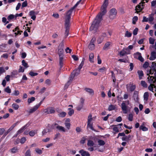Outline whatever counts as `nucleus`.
Listing matches in <instances>:
<instances>
[{"mask_svg": "<svg viewBox=\"0 0 156 156\" xmlns=\"http://www.w3.org/2000/svg\"><path fill=\"white\" fill-rule=\"evenodd\" d=\"M140 55H141V53H140L139 52H137L136 53L134 54V58H135L138 59V57Z\"/></svg>", "mask_w": 156, "mask_h": 156, "instance_id": "de8ad7c7", "label": "nucleus"}, {"mask_svg": "<svg viewBox=\"0 0 156 156\" xmlns=\"http://www.w3.org/2000/svg\"><path fill=\"white\" fill-rule=\"evenodd\" d=\"M94 55L93 53H90L89 55V61L90 62H93Z\"/></svg>", "mask_w": 156, "mask_h": 156, "instance_id": "4c0bfd02", "label": "nucleus"}, {"mask_svg": "<svg viewBox=\"0 0 156 156\" xmlns=\"http://www.w3.org/2000/svg\"><path fill=\"white\" fill-rule=\"evenodd\" d=\"M65 51L66 53H71L72 50L71 49L69 48V47L66 48L65 49Z\"/></svg>", "mask_w": 156, "mask_h": 156, "instance_id": "bf43d9fd", "label": "nucleus"}, {"mask_svg": "<svg viewBox=\"0 0 156 156\" xmlns=\"http://www.w3.org/2000/svg\"><path fill=\"white\" fill-rule=\"evenodd\" d=\"M79 153L81 154L82 156H90V154L89 153L82 149L79 151Z\"/></svg>", "mask_w": 156, "mask_h": 156, "instance_id": "1a4fd4ad", "label": "nucleus"}, {"mask_svg": "<svg viewBox=\"0 0 156 156\" xmlns=\"http://www.w3.org/2000/svg\"><path fill=\"white\" fill-rule=\"evenodd\" d=\"M149 93L148 92H145L144 95V100L147 101L148 99Z\"/></svg>", "mask_w": 156, "mask_h": 156, "instance_id": "c9c22d12", "label": "nucleus"}, {"mask_svg": "<svg viewBox=\"0 0 156 156\" xmlns=\"http://www.w3.org/2000/svg\"><path fill=\"white\" fill-rule=\"evenodd\" d=\"M109 17L111 19H113L116 16L117 11L116 9L114 8H112L109 11Z\"/></svg>", "mask_w": 156, "mask_h": 156, "instance_id": "7ed1b4c3", "label": "nucleus"}, {"mask_svg": "<svg viewBox=\"0 0 156 156\" xmlns=\"http://www.w3.org/2000/svg\"><path fill=\"white\" fill-rule=\"evenodd\" d=\"M154 13H151L149 15V18L148 20L150 22H151L154 20V18L153 16L154 15Z\"/></svg>", "mask_w": 156, "mask_h": 156, "instance_id": "c756f323", "label": "nucleus"}, {"mask_svg": "<svg viewBox=\"0 0 156 156\" xmlns=\"http://www.w3.org/2000/svg\"><path fill=\"white\" fill-rule=\"evenodd\" d=\"M141 86L144 88H147V85L145 81L142 80L141 81Z\"/></svg>", "mask_w": 156, "mask_h": 156, "instance_id": "473e14b6", "label": "nucleus"}, {"mask_svg": "<svg viewBox=\"0 0 156 156\" xmlns=\"http://www.w3.org/2000/svg\"><path fill=\"white\" fill-rule=\"evenodd\" d=\"M65 28L64 38H66L68 36L69 34L70 24L65 23Z\"/></svg>", "mask_w": 156, "mask_h": 156, "instance_id": "20e7f679", "label": "nucleus"}, {"mask_svg": "<svg viewBox=\"0 0 156 156\" xmlns=\"http://www.w3.org/2000/svg\"><path fill=\"white\" fill-rule=\"evenodd\" d=\"M85 0H80L75 4V5L72 8H71L69 10H68L66 13V18L65 21V23L69 24L70 19L71 18V15L72 13L73 10L81 2V4H83V2Z\"/></svg>", "mask_w": 156, "mask_h": 156, "instance_id": "f03ea898", "label": "nucleus"}, {"mask_svg": "<svg viewBox=\"0 0 156 156\" xmlns=\"http://www.w3.org/2000/svg\"><path fill=\"white\" fill-rule=\"evenodd\" d=\"M91 122H87V127H89L92 130L96 132L97 131H96L93 128V124L90 123Z\"/></svg>", "mask_w": 156, "mask_h": 156, "instance_id": "7c9ffc66", "label": "nucleus"}, {"mask_svg": "<svg viewBox=\"0 0 156 156\" xmlns=\"http://www.w3.org/2000/svg\"><path fill=\"white\" fill-rule=\"evenodd\" d=\"M107 6L103 5L101 6V12H99L93 21L91 26L90 28V30L96 31L98 28L99 24L102 20V16L107 12L106 8Z\"/></svg>", "mask_w": 156, "mask_h": 156, "instance_id": "f257e3e1", "label": "nucleus"}, {"mask_svg": "<svg viewBox=\"0 0 156 156\" xmlns=\"http://www.w3.org/2000/svg\"><path fill=\"white\" fill-rule=\"evenodd\" d=\"M119 55L120 56H123L126 55L125 49L123 48L120 52Z\"/></svg>", "mask_w": 156, "mask_h": 156, "instance_id": "e433bc0d", "label": "nucleus"}, {"mask_svg": "<svg viewBox=\"0 0 156 156\" xmlns=\"http://www.w3.org/2000/svg\"><path fill=\"white\" fill-rule=\"evenodd\" d=\"M111 43L110 42H107L105 44L103 48V50H107L109 49V47Z\"/></svg>", "mask_w": 156, "mask_h": 156, "instance_id": "ddd939ff", "label": "nucleus"}, {"mask_svg": "<svg viewBox=\"0 0 156 156\" xmlns=\"http://www.w3.org/2000/svg\"><path fill=\"white\" fill-rule=\"evenodd\" d=\"M29 15L31 16V19L34 20L36 19L35 12L34 10L30 11L29 12Z\"/></svg>", "mask_w": 156, "mask_h": 156, "instance_id": "4468645a", "label": "nucleus"}, {"mask_svg": "<svg viewBox=\"0 0 156 156\" xmlns=\"http://www.w3.org/2000/svg\"><path fill=\"white\" fill-rule=\"evenodd\" d=\"M154 39L151 37H150L149 39V43L152 44H153L154 43Z\"/></svg>", "mask_w": 156, "mask_h": 156, "instance_id": "e2e57ef3", "label": "nucleus"}, {"mask_svg": "<svg viewBox=\"0 0 156 156\" xmlns=\"http://www.w3.org/2000/svg\"><path fill=\"white\" fill-rule=\"evenodd\" d=\"M75 71H73L71 73L70 76L69 78V80L68 81L67 83L65 84V87H68L69 86L70 83V82L72 81L74 77L76 75H75V74L74 73Z\"/></svg>", "mask_w": 156, "mask_h": 156, "instance_id": "39448f33", "label": "nucleus"}, {"mask_svg": "<svg viewBox=\"0 0 156 156\" xmlns=\"http://www.w3.org/2000/svg\"><path fill=\"white\" fill-rule=\"evenodd\" d=\"M26 128V125H25L23 126L22 127H21L20 129H19L17 131V134H20L23 132V131Z\"/></svg>", "mask_w": 156, "mask_h": 156, "instance_id": "4be33fe9", "label": "nucleus"}, {"mask_svg": "<svg viewBox=\"0 0 156 156\" xmlns=\"http://www.w3.org/2000/svg\"><path fill=\"white\" fill-rule=\"evenodd\" d=\"M22 65L24 66V67L25 68H27L29 67V66L28 65V64L24 60H22Z\"/></svg>", "mask_w": 156, "mask_h": 156, "instance_id": "2f4dec72", "label": "nucleus"}, {"mask_svg": "<svg viewBox=\"0 0 156 156\" xmlns=\"http://www.w3.org/2000/svg\"><path fill=\"white\" fill-rule=\"evenodd\" d=\"M58 124L56 123L52 124L51 126V128L52 129H57V126Z\"/></svg>", "mask_w": 156, "mask_h": 156, "instance_id": "c03bdc74", "label": "nucleus"}, {"mask_svg": "<svg viewBox=\"0 0 156 156\" xmlns=\"http://www.w3.org/2000/svg\"><path fill=\"white\" fill-rule=\"evenodd\" d=\"M26 141V138L24 137H22L21 138V139L20 140V142L21 144H23Z\"/></svg>", "mask_w": 156, "mask_h": 156, "instance_id": "338daca9", "label": "nucleus"}, {"mask_svg": "<svg viewBox=\"0 0 156 156\" xmlns=\"http://www.w3.org/2000/svg\"><path fill=\"white\" fill-rule=\"evenodd\" d=\"M48 114H54L55 112V109L54 108L50 107H48Z\"/></svg>", "mask_w": 156, "mask_h": 156, "instance_id": "a211bd4d", "label": "nucleus"}, {"mask_svg": "<svg viewBox=\"0 0 156 156\" xmlns=\"http://www.w3.org/2000/svg\"><path fill=\"white\" fill-rule=\"evenodd\" d=\"M147 79L150 83H154V76H149L147 77Z\"/></svg>", "mask_w": 156, "mask_h": 156, "instance_id": "6ab92c4d", "label": "nucleus"}, {"mask_svg": "<svg viewBox=\"0 0 156 156\" xmlns=\"http://www.w3.org/2000/svg\"><path fill=\"white\" fill-rule=\"evenodd\" d=\"M137 73L139 75V79L141 80L142 79V77L144 76V74L143 71L138 70L137 71Z\"/></svg>", "mask_w": 156, "mask_h": 156, "instance_id": "f3484780", "label": "nucleus"}, {"mask_svg": "<svg viewBox=\"0 0 156 156\" xmlns=\"http://www.w3.org/2000/svg\"><path fill=\"white\" fill-rule=\"evenodd\" d=\"M131 85L129 90L131 92H133L134 91L136 88V86L135 85H133V83L130 84Z\"/></svg>", "mask_w": 156, "mask_h": 156, "instance_id": "5701e85b", "label": "nucleus"}, {"mask_svg": "<svg viewBox=\"0 0 156 156\" xmlns=\"http://www.w3.org/2000/svg\"><path fill=\"white\" fill-rule=\"evenodd\" d=\"M57 129L61 131H62L64 132H65V129L64 128V127L63 126H60L58 125V126H57Z\"/></svg>", "mask_w": 156, "mask_h": 156, "instance_id": "bb28decb", "label": "nucleus"}, {"mask_svg": "<svg viewBox=\"0 0 156 156\" xmlns=\"http://www.w3.org/2000/svg\"><path fill=\"white\" fill-rule=\"evenodd\" d=\"M12 107L14 109L17 110L19 108V106L16 103H14L12 105Z\"/></svg>", "mask_w": 156, "mask_h": 156, "instance_id": "a878e982", "label": "nucleus"}, {"mask_svg": "<svg viewBox=\"0 0 156 156\" xmlns=\"http://www.w3.org/2000/svg\"><path fill=\"white\" fill-rule=\"evenodd\" d=\"M59 65L60 66L59 70V72L62 70L63 65V62L64 61V58L63 56H59Z\"/></svg>", "mask_w": 156, "mask_h": 156, "instance_id": "423d86ee", "label": "nucleus"}, {"mask_svg": "<svg viewBox=\"0 0 156 156\" xmlns=\"http://www.w3.org/2000/svg\"><path fill=\"white\" fill-rule=\"evenodd\" d=\"M39 107L37 105L34 106L32 108L30 109L29 111H27L29 114L32 113L36 111Z\"/></svg>", "mask_w": 156, "mask_h": 156, "instance_id": "9d476101", "label": "nucleus"}, {"mask_svg": "<svg viewBox=\"0 0 156 156\" xmlns=\"http://www.w3.org/2000/svg\"><path fill=\"white\" fill-rule=\"evenodd\" d=\"M139 128L140 129L142 130L143 131H146L148 130V128L143 125H141Z\"/></svg>", "mask_w": 156, "mask_h": 156, "instance_id": "a19ab883", "label": "nucleus"}, {"mask_svg": "<svg viewBox=\"0 0 156 156\" xmlns=\"http://www.w3.org/2000/svg\"><path fill=\"white\" fill-rule=\"evenodd\" d=\"M154 72H155L154 74H156V69L154 70H149L147 71V75H148L149 74H153Z\"/></svg>", "mask_w": 156, "mask_h": 156, "instance_id": "72a5a7b5", "label": "nucleus"}, {"mask_svg": "<svg viewBox=\"0 0 156 156\" xmlns=\"http://www.w3.org/2000/svg\"><path fill=\"white\" fill-rule=\"evenodd\" d=\"M154 84H151L148 87V89L152 92H153V87L154 86Z\"/></svg>", "mask_w": 156, "mask_h": 156, "instance_id": "79ce46f5", "label": "nucleus"}, {"mask_svg": "<svg viewBox=\"0 0 156 156\" xmlns=\"http://www.w3.org/2000/svg\"><path fill=\"white\" fill-rule=\"evenodd\" d=\"M138 29L137 28H136L133 31V34L136 35L137 34V32L138 31Z\"/></svg>", "mask_w": 156, "mask_h": 156, "instance_id": "774afa93", "label": "nucleus"}, {"mask_svg": "<svg viewBox=\"0 0 156 156\" xmlns=\"http://www.w3.org/2000/svg\"><path fill=\"white\" fill-rule=\"evenodd\" d=\"M19 67L20 68L18 70V72L19 73L23 72L24 71V68H23V67L21 66H20Z\"/></svg>", "mask_w": 156, "mask_h": 156, "instance_id": "680f3d73", "label": "nucleus"}, {"mask_svg": "<svg viewBox=\"0 0 156 156\" xmlns=\"http://www.w3.org/2000/svg\"><path fill=\"white\" fill-rule=\"evenodd\" d=\"M27 5V0H25L22 3V6L23 8L26 7Z\"/></svg>", "mask_w": 156, "mask_h": 156, "instance_id": "0e129e2a", "label": "nucleus"}, {"mask_svg": "<svg viewBox=\"0 0 156 156\" xmlns=\"http://www.w3.org/2000/svg\"><path fill=\"white\" fill-rule=\"evenodd\" d=\"M35 151L36 153L39 154H41L42 153V150L38 148H36L35 149Z\"/></svg>", "mask_w": 156, "mask_h": 156, "instance_id": "8fccbe9b", "label": "nucleus"}, {"mask_svg": "<svg viewBox=\"0 0 156 156\" xmlns=\"http://www.w3.org/2000/svg\"><path fill=\"white\" fill-rule=\"evenodd\" d=\"M35 100V98L34 97H32L30 98H28L27 100V102H28V105H30V103L34 101Z\"/></svg>", "mask_w": 156, "mask_h": 156, "instance_id": "393cba45", "label": "nucleus"}, {"mask_svg": "<svg viewBox=\"0 0 156 156\" xmlns=\"http://www.w3.org/2000/svg\"><path fill=\"white\" fill-rule=\"evenodd\" d=\"M18 72L17 70H13L11 73V76L12 77H14L18 75Z\"/></svg>", "mask_w": 156, "mask_h": 156, "instance_id": "412c9836", "label": "nucleus"}, {"mask_svg": "<svg viewBox=\"0 0 156 156\" xmlns=\"http://www.w3.org/2000/svg\"><path fill=\"white\" fill-rule=\"evenodd\" d=\"M4 90L5 92L8 93H10L11 92V90L10 89L9 86H8L5 88Z\"/></svg>", "mask_w": 156, "mask_h": 156, "instance_id": "864d4df0", "label": "nucleus"}, {"mask_svg": "<svg viewBox=\"0 0 156 156\" xmlns=\"http://www.w3.org/2000/svg\"><path fill=\"white\" fill-rule=\"evenodd\" d=\"M83 105L80 104L76 107V109L79 111H80L83 108Z\"/></svg>", "mask_w": 156, "mask_h": 156, "instance_id": "6e6d98bb", "label": "nucleus"}, {"mask_svg": "<svg viewBox=\"0 0 156 156\" xmlns=\"http://www.w3.org/2000/svg\"><path fill=\"white\" fill-rule=\"evenodd\" d=\"M103 38L102 37H99L98 38L97 40V42L98 44L101 43L103 40Z\"/></svg>", "mask_w": 156, "mask_h": 156, "instance_id": "5fc2aeb1", "label": "nucleus"}, {"mask_svg": "<svg viewBox=\"0 0 156 156\" xmlns=\"http://www.w3.org/2000/svg\"><path fill=\"white\" fill-rule=\"evenodd\" d=\"M116 108V105H110L109 106L108 110L109 111H111L115 110Z\"/></svg>", "mask_w": 156, "mask_h": 156, "instance_id": "aec40b11", "label": "nucleus"}, {"mask_svg": "<svg viewBox=\"0 0 156 156\" xmlns=\"http://www.w3.org/2000/svg\"><path fill=\"white\" fill-rule=\"evenodd\" d=\"M20 94V92L18 90H15L14 93L12 94V95L15 96H18Z\"/></svg>", "mask_w": 156, "mask_h": 156, "instance_id": "69168bd1", "label": "nucleus"}, {"mask_svg": "<svg viewBox=\"0 0 156 156\" xmlns=\"http://www.w3.org/2000/svg\"><path fill=\"white\" fill-rule=\"evenodd\" d=\"M98 144L100 146H103L105 144V141L101 140H98Z\"/></svg>", "mask_w": 156, "mask_h": 156, "instance_id": "58836bf2", "label": "nucleus"}, {"mask_svg": "<svg viewBox=\"0 0 156 156\" xmlns=\"http://www.w3.org/2000/svg\"><path fill=\"white\" fill-rule=\"evenodd\" d=\"M94 144V142L91 140H88L87 144V145L90 147L93 146Z\"/></svg>", "mask_w": 156, "mask_h": 156, "instance_id": "f704fd0d", "label": "nucleus"}, {"mask_svg": "<svg viewBox=\"0 0 156 156\" xmlns=\"http://www.w3.org/2000/svg\"><path fill=\"white\" fill-rule=\"evenodd\" d=\"M14 18V16L12 14H10L7 17V19L9 20L10 21L11 20H12Z\"/></svg>", "mask_w": 156, "mask_h": 156, "instance_id": "4d7b16f0", "label": "nucleus"}, {"mask_svg": "<svg viewBox=\"0 0 156 156\" xmlns=\"http://www.w3.org/2000/svg\"><path fill=\"white\" fill-rule=\"evenodd\" d=\"M18 122H16L14 124H13L12 126H11L8 129V130L9 131H11L16 126Z\"/></svg>", "mask_w": 156, "mask_h": 156, "instance_id": "37998d69", "label": "nucleus"}, {"mask_svg": "<svg viewBox=\"0 0 156 156\" xmlns=\"http://www.w3.org/2000/svg\"><path fill=\"white\" fill-rule=\"evenodd\" d=\"M156 58V52L152 51L151 53V56L149 59L150 60H154Z\"/></svg>", "mask_w": 156, "mask_h": 156, "instance_id": "f8f14e48", "label": "nucleus"}, {"mask_svg": "<svg viewBox=\"0 0 156 156\" xmlns=\"http://www.w3.org/2000/svg\"><path fill=\"white\" fill-rule=\"evenodd\" d=\"M37 133V130H31L29 132V134L31 136H34Z\"/></svg>", "mask_w": 156, "mask_h": 156, "instance_id": "c85d7f7f", "label": "nucleus"}, {"mask_svg": "<svg viewBox=\"0 0 156 156\" xmlns=\"http://www.w3.org/2000/svg\"><path fill=\"white\" fill-rule=\"evenodd\" d=\"M31 152L30 150H27L25 154V156H31Z\"/></svg>", "mask_w": 156, "mask_h": 156, "instance_id": "13d9d810", "label": "nucleus"}, {"mask_svg": "<svg viewBox=\"0 0 156 156\" xmlns=\"http://www.w3.org/2000/svg\"><path fill=\"white\" fill-rule=\"evenodd\" d=\"M149 65V64L148 62L146 61L144 64L143 66L144 68L146 69L148 67Z\"/></svg>", "mask_w": 156, "mask_h": 156, "instance_id": "603ef678", "label": "nucleus"}, {"mask_svg": "<svg viewBox=\"0 0 156 156\" xmlns=\"http://www.w3.org/2000/svg\"><path fill=\"white\" fill-rule=\"evenodd\" d=\"M89 48L91 50H93L95 48V45L94 44H91L90 43L89 45Z\"/></svg>", "mask_w": 156, "mask_h": 156, "instance_id": "ea45409f", "label": "nucleus"}, {"mask_svg": "<svg viewBox=\"0 0 156 156\" xmlns=\"http://www.w3.org/2000/svg\"><path fill=\"white\" fill-rule=\"evenodd\" d=\"M64 44L63 40L60 43L58 48H64Z\"/></svg>", "mask_w": 156, "mask_h": 156, "instance_id": "052dcab7", "label": "nucleus"}, {"mask_svg": "<svg viewBox=\"0 0 156 156\" xmlns=\"http://www.w3.org/2000/svg\"><path fill=\"white\" fill-rule=\"evenodd\" d=\"M138 20V18L137 16H134L133 18L132 23L135 24Z\"/></svg>", "mask_w": 156, "mask_h": 156, "instance_id": "49530a36", "label": "nucleus"}, {"mask_svg": "<svg viewBox=\"0 0 156 156\" xmlns=\"http://www.w3.org/2000/svg\"><path fill=\"white\" fill-rule=\"evenodd\" d=\"M81 69H79L78 68L77 69H76L73 71H75L74 73V74H75V75L77 76L78 75H79L80 73V71Z\"/></svg>", "mask_w": 156, "mask_h": 156, "instance_id": "cd10ccee", "label": "nucleus"}, {"mask_svg": "<svg viewBox=\"0 0 156 156\" xmlns=\"http://www.w3.org/2000/svg\"><path fill=\"white\" fill-rule=\"evenodd\" d=\"M11 152L12 153H15L17 151V147H14L10 149Z\"/></svg>", "mask_w": 156, "mask_h": 156, "instance_id": "a18cd8bd", "label": "nucleus"}, {"mask_svg": "<svg viewBox=\"0 0 156 156\" xmlns=\"http://www.w3.org/2000/svg\"><path fill=\"white\" fill-rule=\"evenodd\" d=\"M133 115L132 114H129L128 115V119L130 121H132L133 120Z\"/></svg>", "mask_w": 156, "mask_h": 156, "instance_id": "09e8293b", "label": "nucleus"}, {"mask_svg": "<svg viewBox=\"0 0 156 156\" xmlns=\"http://www.w3.org/2000/svg\"><path fill=\"white\" fill-rule=\"evenodd\" d=\"M58 54L59 56H64L63 48H58Z\"/></svg>", "mask_w": 156, "mask_h": 156, "instance_id": "2eb2a0df", "label": "nucleus"}, {"mask_svg": "<svg viewBox=\"0 0 156 156\" xmlns=\"http://www.w3.org/2000/svg\"><path fill=\"white\" fill-rule=\"evenodd\" d=\"M66 115V113L64 112H62L59 113L58 114V115L59 117L63 118L65 117Z\"/></svg>", "mask_w": 156, "mask_h": 156, "instance_id": "b1692460", "label": "nucleus"}, {"mask_svg": "<svg viewBox=\"0 0 156 156\" xmlns=\"http://www.w3.org/2000/svg\"><path fill=\"white\" fill-rule=\"evenodd\" d=\"M30 75L32 76H34L38 75V73H34L32 71H31L29 73Z\"/></svg>", "mask_w": 156, "mask_h": 156, "instance_id": "3c124183", "label": "nucleus"}, {"mask_svg": "<svg viewBox=\"0 0 156 156\" xmlns=\"http://www.w3.org/2000/svg\"><path fill=\"white\" fill-rule=\"evenodd\" d=\"M143 9V7H141V3H140L135 7V10L136 11L135 13L139 14V12H141Z\"/></svg>", "mask_w": 156, "mask_h": 156, "instance_id": "0eeeda50", "label": "nucleus"}, {"mask_svg": "<svg viewBox=\"0 0 156 156\" xmlns=\"http://www.w3.org/2000/svg\"><path fill=\"white\" fill-rule=\"evenodd\" d=\"M131 136L130 135H129L128 136H124L122 138V140L123 141H128L129 140H131Z\"/></svg>", "mask_w": 156, "mask_h": 156, "instance_id": "dca6fc26", "label": "nucleus"}, {"mask_svg": "<svg viewBox=\"0 0 156 156\" xmlns=\"http://www.w3.org/2000/svg\"><path fill=\"white\" fill-rule=\"evenodd\" d=\"M121 108L124 113H127V106H126V103L124 102H122L121 104Z\"/></svg>", "mask_w": 156, "mask_h": 156, "instance_id": "6e6552de", "label": "nucleus"}, {"mask_svg": "<svg viewBox=\"0 0 156 156\" xmlns=\"http://www.w3.org/2000/svg\"><path fill=\"white\" fill-rule=\"evenodd\" d=\"M84 90L90 95H94V90L92 89L86 87L84 88Z\"/></svg>", "mask_w": 156, "mask_h": 156, "instance_id": "9b49d317", "label": "nucleus"}]
</instances>
